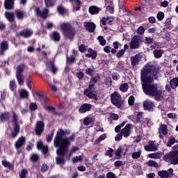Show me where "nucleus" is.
I'll return each mask as SVG.
<instances>
[{
	"mask_svg": "<svg viewBox=\"0 0 178 178\" xmlns=\"http://www.w3.org/2000/svg\"><path fill=\"white\" fill-rule=\"evenodd\" d=\"M29 108L31 111H35V109H37V104L35 103H31L29 105Z\"/></svg>",
	"mask_w": 178,
	"mask_h": 178,
	"instance_id": "obj_63",
	"label": "nucleus"
},
{
	"mask_svg": "<svg viewBox=\"0 0 178 178\" xmlns=\"http://www.w3.org/2000/svg\"><path fill=\"white\" fill-rule=\"evenodd\" d=\"M83 26L88 31H90V33H94L95 31L96 26L92 22H84Z\"/></svg>",
	"mask_w": 178,
	"mask_h": 178,
	"instance_id": "obj_12",
	"label": "nucleus"
},
{
	"mask_svg": "<svg viewBox=\"0 0 178 178\" xmlns=\"http://www.w3.org/2000/svg\"><path fill=\"white\" fill-rule=\"evenodd\" d=\"M74 60H76V58L74 56L67 58V63H74Z\"/></svg>",
	"mask_w": 178,
	"mask_h": 178,
	"instance_id": "obj_60",
	"label": "nucleus"
},
{
	"mask_svg": "<svg viewBox=\"0 0 178 178\" xmlns=\"http://www.w3.org/2000/svg\"><path fill=\"white\" fill-rule=\"evenodd\" d=\"M131 129H133V125H131V124H127L125 127L123 129H122V134H129Z\"/></svg>",
	"mask_w": 178,
	"mask_h": 178,
	"instance_id": "obj_27",
	"label": "nucleus"
},
{
	"mask_svg": "<svg viewBox=\"0 0 178 178\" xmlns=\"http://www.w3.org/2000/svg\"><path fill=\"white\" fill-rule=\"evenodd\" d=\"M112 154H113V149H108L106 152L105 155H106L107 156H109L110 158H112V156H113Z\"/></svg>",
	"mask_w": 178,
	"mask_h": 178,
	"instance_id": "obj_56",
	"label": "nucleus"
},
{
	"mask_svg": "<svg viewBox=\"0 0 178 178\" xmlns=\"http://www.w3.org/2000/svg\"><path fill=\"white\" fill-rule=\"evenodd\" d=\"M35 10L38 16L42 17V19H47V16L48 15V9L45 8L43 11H41L40 10L39 8H36Z\"/></svg>",
	"mask_w": 178,
	"mask_h": 178,
	"instance_id": "obj_14",
	"label": "nucleus"
},
{
	"mask_svg": "<svg viewBox=\"0 0 178 178\" xmlns=\"http://www.w3.org/2000/svg\"><path fill=\"white\" fill-rule=\"evenodd\" d=\"M143 108L146 111H149L154 108V103L149 100H146L143 102Z\"/></svg>",
	"mask_w": 178,
	"mask_h": 178,
	"instance_id": "obj_17",
	"label": "nucleus"
},
{
	"mask_svg": "<svg viewBox=\"0 0 178 178\" xmlns=\"http://www.w3.org/2000/svg\"><path fill=\"white\" fill-rule=\"evenodd\" d=\"M93 123L92 118L90 117H86L83 120V124H85V126H92Z\"/></svg>",
	"mask_w": 178,
	"mask_h": 178,
	"instance_id": "obj_29",
	"label": "nucleus"
},
{
	"mask_svg": "<svg viewBox=\"0 0 178 178\" xmlns=\"http://www.w3.org/2000/svg\"><path fill=\"white\" fill-rule=\"evenodd\" d=\"M107 178H116V175L113 172H108L106 175Z\"/></svg>",
	"mask_w": 178,
	"mask_h": 178,
	"instance_id": "obj_64",
	"label": "nucleus"
},
{
	"mask_svg": "<svg viewBox=\"0 0 178 178\" xmlns=\"http://www.w3.org/2000/svg\"><path fill=\"white\" fill-rule=\"evenodd\" d=\"M175 143H176V139H175V138L173 137H170L168 140V143H167V145L168 147H172V145H173Z\"/></svg>",
	"mask_w": 178,
	"mask_h": 178,
	"instance_id": "obj_48",
	"label": "nucleus"
},
{
	"mask_svg": "<svg viewBox=\"0 0 178 178\" xmlns=\"http://www.w3.org/2000/svg\"><path fill=\"white\" fill-rule=\"evenodd\" d=\"M149 158H152V159H159L161 158V153L156 152L152 153L148 155Z\"/></svg>",
	"mask_w": 178,
	"mask_h": 178,
	"instance_id": "obj_38",
	"label": "nucleus"
},
{
	"mask_svg": "<svg viewBox=\"0 0 178 178\" xmlns=\"http://www.w3.org/2000/svg\"><path fill=\"white\" fill-rule=\"evenodd\" d=\"M170 84L172 88H173V89L176 88V87H178V78L172 79L170 81Z\"/></svg>",
	"mask_w": 178,
	"mask_h": 178,
	"instance_id": "obj_35",
	"label": "nucleus"
},
{
	"mask_svg": "<svg viewBox=\"0 0 178 178\" xmlns=\"http://www.w3.org/2000/svg\"><path fill=\"white\" fill-rule=\"evenodd\" d=\"M24 144H26V138L22 136L15 142V147L17 149H19L22 148V145H24Z\"/></svg>",
	"mask_w": 178,
	"mask_h": 178,
	"instance_id": "obj_11",
	"label": "nucleus"
},
{
	"mask_svg": "<svg viewBox=\"0 0 178 178\" xmlns=\"http://www.w3.org/2000/svg\"><path fill=\"white\" fill-rule=\"evenodd\" d=\"M1 163L4 168H7L8 169H13V164L6 161V160L2 161Z\"/></svg>",
	"mask_w": 178,
	"mask_h": 178,
	"instance_id": "obj_39",
	"label": "nucleus"
},
{
	"mask_svg": "<svg viewBox=\"0 0 178 178\" xmlns=\"http://www.w3.org/2000/svg\"><path fill=\"white\" fill-rule=\"evenodd\" d=\"M158 70L155 63H149L141 70L140 79L145 94L155 97L157 101H161L163 98V92L158 90L156 85L154 84V79H156Z\"/></svg>",
	"mask_w": 178,
	"mask_h": 178,
	"instance_id": "obj_1",
	"label": "nucleus"
},
{
	"mask_svg": "<svg viewBox=\"0 0 178 178\" xmlns=\"http://www.w3.org/2000/svg\"><path fill=\"white\" fill-rule=\"evenodd\" d=\"M144 33H145V28L144 26H139L136 30V33L138 35H144Z\"/></svg>",
	"mask_w": 178,
	"mask_h": 178,
	"instance_id": "obj_40",
	"label": "nucleus"
},
{
	"mask_svg": "<svg viewBox=\"0 0 178 178\" xmlns=\"http://www.w3.org/2000/svg\"><path fill=\"white\" fill-rule=\"evenodd\" d=\"M105 83L106 86H112V79L111 77H106Z\"/></svg>",
	"mask_w": 178,
	"mask_h": 178,
	"instance_id": "obj_61",
	"label": "nucleus"
},
{
	"mask_svg": "<svg viewBox=\"0 0 178 178\" xmlns=\"http://www.w3.org/2000/svg\"><path fill=\"white\" fill-rule=\"evenodd\" d=\"M122 154H123V148L119 147L115 152V155L116 156H122Z\"/></svg>",
	"mask_w": 178,
	"mask_h": 178,
	"instance_id": "obj_55",
	"label": "nucleus"
},
{
	"mask_svg": "<svg viewBox=\"0 0 178 178\" xmlns=\"http://www.w3.org/2000/svg\"><path fill=\"white\" fill-rule=\"evenodd\" d=\"M37 148L38 149H41L42 154H47V152H48V146L44 145V143H42V141L38 142Z\"/></svg>",
	"mask_w": 178,
	"mask_h": 178,
	"instance_id": "obj_15",
	"label": "nucleus"
},
{
	"mask_svg": "<svg viewBox=\"0 0 178 178\" xmlns=\"http://www.w3.org/2000/svg\"><path fill=\"white\" fill-rule=\"evenodd\" d=\"M159 133L160 134H168V127L165 124L161 125L159 129Z\"/></svg>",
	"mask_w": 178,
	"mask_h": 178,
	"instance_id": "obj_31",
	"label": "nucleus"
},
{
	"mask_svg": "<svg viewBox=\"0 0 178 178\" xmlns=\"http://www.w3.org/2000/svg\"><path fill=\"white\" fill-rule=\"evenodd\" d=\"M172 149L173 152H170L164 156L163 160L165 162H170L172 165H177L178 163V144L175 145Z\"/></svg>",
	"mask_w": 178,
	"mask_h": 178,
	"instance_id": "obj_4",
	"label": "nucleus"
},
{
	"mask_svg": "<svg viewBox=\"0 0 178 178\" xmlns=\"http://www.w3.org/2000/svg\"><path fill=\"white\" fill-rule=\"evenodd\" d=\"M59 29L62 31L63 35L67 38L72 40L74 37L76 32L70 24L67 22H63L60 24Z\"/></svg>",
	"mask_w": 178,
	"mask_h": 178,
	"instance_id": "obj_3",
	"label": "nucleus"
},
{
	"mask_svg": "<svg viewBox=\"0 0 178 178\" xmlns=\"http://www.w3.org/2000/svg\"><path fill=\"white\" fill-rule=\"evenodd\" d=\"M100 11L101 8L95 6H92L89 8V12L90 15H98V13H99Z\"/></svg>",
	"mask_w": 178,
	"mask_h": 178,
	"instance_id": "obj_22",
	"label": "nucleus"
},
{
	"mask_svg": "<svg viewBox=\"0 0 178 178\" xmlns=\"http://www.w3.org/2000/svg\"><path fill=\"white\" fill-rule=\"evenodd\" d=\"M84 159V156H76L72 158V163H77V162H81Z\"/></svg>",
	"mask_w": 178,
	"mask_h": 178,
	"instance_id": "obj_32",
	"label": "nucleus"
},
{
	"mask_svg": "<svg viewBox=\"0 0 178 178\" xmlns=\"http://www.w3.org/2000/svg\"><path fill=\"white\" fill-rule=\"evenodd\" d=\"M69 133H70V131L62 129H58L57 131V134H69Z\"/></svg>",
	"mask_w": 178,
	"mask_h": 178,
	"instance_id": "obj_58",
	"label": "nucleus"
},
{
	"mask_svg": "<svg viewBox=\"0 0 178 178\" xmlns=\"http://www.w3.org/2000/svg\"><path fill=\"white\" fill-rule=\"evenodd\" d=\"M140 62V55H135L131 58V63L132 66H137Z\"/></svg>",
	"mask_w": 178,
	"mask_h": 178,
	"instance_id": "obj_24",
	"label": "nucleus"
},
{
	"mask_svg": "<svg viewBox=\"0 0 178 178\" xmlns=\"http://www.w3.org/2000/svg\"><path fill=\"white\" fill-rule=\"evenodd\" d=\"M120 13H122V15H126L127 13V10H126V7L124 6H120Z\"/></svg>",
	"mask_w": 178,
	"mask_h": 178,
	"instance_id": "obj_52",
	"label": "nucleus"
},
{
	"mask_svg": "<svg viewBox=\"0 0 178 178\" xmlns=\"http://www.w3.org/2000/svg\"><path fill=\"white\" fill-rule=\"evenodd\" d=\"M5 16L8 22H13L15 20V14L13 13H5Z\"/></svg>",
	"mask_w": 178,
	"mask_h": 178,
	"instance_id": "obj_30",
	"label": "nucleus"
},
{
	"mask_svg": "<svg viewBox=\"0 0 178 178\" xmlns=\"http://www.w3.org/2000/svg\"><path fill=\"white\" fill-rule=\"evenodd\" d=\"M105 138H106V135L104 134L99 136V138H97L95 143V144H99L100 142H102V140H105Z\"/></svg>",
	"mask_w": 178,
	"mask_h": 178,
	"instance_id": "obj_49",
	"label": "nucleus"
},
{
	"mask_svg": "<svg viewBox=\"0 0 178 178\" xmlns=\"http://www.w3.org/2000/svg\"><path fill=\"white\" fill-rule=\"evenodd\" d=\"M24 65H19L17 67V72H16V77L19 86H23V80H24V76L22 74L23 73Z\"/></svg>",
	"mask_w": 178,
	"mask_h": 178,
	"instance_id": "obj_7",
	"label": "nucleus"
},
{
	"mask_svg": "<svg viewBox=\"0 0 178 178\" xmlns=\"http://www.w3.org/2000/svg\"><path fill=\"white\" fill-rule=\"evenodd\" d=\"M153 54L154 58L156 59H159V58H162V55H163V51L162 49H155L153 51Z\"/></svg>",
	"mask_w": 178,
	"mask_h": 178,
	"instance_id": "obj_26",
	"label": "nucleus"
},
{
	"mask_svg": "<svg viewBox=\"0 0 178 178\" xmlns=\"http://www.w3.org/2000/svg\"><path fill=\"white\" fill-rule=\"evenodd\" d=\"M26 175H27V170L23 169L19 174V177L20 178H26Z\"/></svg>",
	"mask_w": 178,
	"mask_h": 178,
	"instance_id": "obj_57",
	"label": "nucleus"
},
{
	"mask_svg": "<svg viewBox=\"0 0 178 178\" xmlns=\"http://www.w3.org/2000/svg\"><path fill=\"white\" fill-rule=\"evenodd\" d=\"M71 2H72L74 5L73 11L76 12L80 9V5H81V3L79 1V0H70Z\"/></svg>",
	"mask_w": 178,
	"mask_h": 178,
	"instance_id": "obj_25",
	"label": "nucleus"
},
{
	"mask_svg": "<svg viewBox=\"0 0 178 178\" xmlns=\"http://www.w3.org/2000/svg\"><path fill=\"white\" fill-rule=\"evenodd\" d=\"M92 108V105L90 104H84L80 107L79 111L80 113H86V112L90 111Z\"/></svg>",
	"mask_w": 178,
	"mask_h": 178,
	"instance_id": "obj_13",
	"label": "nucleus"
},
{
	"mask_svg": "<svg viewBox=\"0 0 178 178\" xmlns=\"http://www.w3.org/2000/svg\"><path fill=\"white\" fill-rule=\"evenodd\" d=\"M158 176L161 178H172L173 177V169L169 168L167 170L159 171Z\"/></svg>",
	"mask_w": 178,
	"mask_h": 178,
	"instance_id": "obj_8",
	"label": "nucleus"
},
{
	"mask_svg": "<svg viewBox=\"0 0 178 178\" xmlns=\"http://www.w3.org/2000/svg\"><path fill=\"white\" fill-rule=\"evenodd\" d=\"M135 123H140L143 122V113H138L136 115V119L134 120Z\"/></svg>",
	"mask_w": 178,
	"mask_h": 178,
	"instance_id": "obj_43",
	"label": "nucleus"
},
{
	"mask_svg": "<svg viewBox=\"0 0 178 178\" xmlns=\"http://www.w3.org/2000/svg\"><path fill=\"white\" fill-rule=\"evenodd\" d=\"M165 17V14H163V13L162 12H159L158 14H157V19L158 20H163V18Z\"/></svg>",
	"mask_w": 178,
	"mask_h": 178,
	"instance_id": "obj_59",
	"label": "nucleus"
},
{
	"mask_svg": "<svg viewBox=\"0 0 178 178\" xmlns=\"http://www.w3.org/2000/svg\"><path fill=\"white\" fill-rule=\"evenodd\" d=\"M146 164L147 165V166H149L150 168H159V164H158V163L152 160L147 161Z\"/></svg>",
	"mask_w": 178,
	"mask_h": 178,
	"instance_id": "obj_34",
	"label": "nucleus"
},
{
	"mask_svg": "<svg viewBox=\"0 0 178 178\" xmlns=\"http://www.w3.org/2000/svg\"><path fill=\"white\" fill-rule=\"evenodd\" d=\"M141 45V37L140 35H134L129 43L131 49H138Z\"/></svg>",
	"mask_w": 178,
	"mask_h": 178,
	"instance_id": "obj_6",
	"label": "nucleus"
},
{
	"mask_svg": "<svg viewBox=\"0 0 178 178\" xmlns=\"http://www.w3.org/2000/svg\"><path fill=\"white\" fill-rule=\"evenodd\" d=\"M57 10L60 15H65L66 13V10L62 6H58Z\"/></svg>",
	"mask_w": 178,
	"mask_h": 178,
	"instance_id": "obj_53",
	"label": "nucleus"
},
{
	"mask_svg": "<svg viewBox=\"0 0 178 178\" xmlns=\"http://www.w3.org/2000/svg\"><path fill=\"white\" fill-rule=\"evenodd\" d=\"M21 98H29V92L24 89L19 91Z\"/></svg>",
	"mask_w": 178,
	"mask_h": 178,
	"instance_id": "obj_37",
	"label": "nucleus"
},
{
	"mask_svg": "<svg viewBox=\"0 0 178 178\" xmlns=\"http://www.w3.org/2000/svg\"><path fill=\"white\" fill-rule=\"evenodd\" d=\"M145 151H158V147L155 145V142L149 141L148 145L144 146Z\"/></svg>",
	"mask_w": 178,
	"mask_h": 178,
	"instance_id": "obj_10",
	"label": "nucleus"
},
{
	"mask_svg": "<svg viewBox=\"0 0 178 178\" xmlns=\"http://www.w3.org/2000/svg\"><path fill=\"white\" fill-rule=\"evenodd\" d=\"M97 55H98V53H97L96 51L92 50V49L89 48L88 49V54H86V58H92V59H95L97 58Z\"/></svg>",
	"mask_w": 178,
	"mask_h": 178,
	"instance_id": "obj_16",
	"label": "nucleus"
},
{
	"mask_svg": "<svg viewBox=\"0 0 178 178\" xmlns=\"http://www.w3.org/2000/svg\"><path fill=\"white\" fill-rule=\"evenodd\" d=\"M129 105L134 104V96H130L128 100Z\"/></svg>",
	"mask_w": 178,
	"mask_h": 178,
	"instance_id": "obj_62",
	"label": "nucleus"
},
{
	"mask_svg": "<svg viewBox=\"0 0 178 178\" xmlns=\"http://www.w3.org/2000/svg\"><path fill=\"white\" fill-rule=\"evenodd\" d=\"M102 24H104V26H106V24H112V19H111V18H103V19L102 20Z\"/></svg>",
	"mask_w": 178,
	"mask_h": 178,
	"instance_id": "obj_46",
	"label": "nucleus"
},
{
	"mask_svg": "<svg viewBox=\"0 0 178 178\" xmlns=\"http://www.w3.org/2000/svg\"><path fill=\"white\" fill-rule=\"evenodd\" d=\"M13 123L15 124L14 127V131L15 134H17L20 130V127L17 125V115H16V113H13Z\"/></svg>",
	"mask_w": 178,
	"mask_h": 178,
	"instance_id": "obj_18",
	"label": "nucleus"
},
{
	"mask_svg": "<svg viewBox=\"0 0 178 178\" xmlns=\"http://www.w3.org/2000/svg\"><path fill=\"white\" fill-rule=\"evenodd\" d=\"M15 13L17 15V19H19V20L23 19V16L24 15V12L20 10H15Z\"/></svg>",
	"mask_w": 178,
	"mask_h": 178,
	"instance_id": "obj_44",
	"label": "nucleus"
},
{
	"mask_svg": "<svg viewBox=\"0 0 178 178\" xmlns=\"http://www.w3.org/2000/svg\"><path fill=\"white\" fill-rule=\"evenodd\" d=\"M70 142L66 138L65 134H57L54 139V147H58L56 152L58 156L56 157L57 165H65V155L67 154Z\"/></svg>",
	"mask_w": 178,
	"mask_h": 178,
	"instance_id": "obj_2",
	"label": "nucleus"
},
{
	"mask_svg": "<svg viewBox=\"0 0 178 178\" xmlns=\"http://www.w3.org/2000/svg\"><path fill=\"white\" fill-rule=\"evenodd\" d=\"M19 34L22 37H24V38H29V37L33 35V31L30 29L24 30L19 32Z\"/></svg>",
	"mask_w": 178,
	"mask_h": 178,
	"instance_id": "obj_21",
	"label": "nucleus"
},
{
	"mask_svg": "<svg viewBox=\"0 0 178 178\" xmlns=\"http://www.w3.org/2000/svg\"><path fill=\"white\" fill-rule=\"evenodd\" d=\"M8 118H9V113H3L0 115V119L1 122H4V120H6Z\"/></svg>",
	"mask_w": 178,
	"mask_h": 178,
	"instance_id": "obj_50",
	"label": "nucleus"
},
{
	"mask_svg": "<svg viewBox=\"0 0 178 178\" xmlns=\"http://www.w3.org/2000/svg\"><path fill=\"white\" fill-rule=\"evenodd\" d=\"M76 151H79V147H72L70 152L69 153H67L66 156L68 158V159H70V156L74 154V152H76Z\"/></svg>",
	"mask_w": 178,
	"mask_h": 178,
	"instance_id": "obj_33",
	"label": "nucleus"
},
{
	"mask_svg": "<svg viewBox=\"0 0 178 178\" xmlns=\"http://www.w3.org/2000/svg\"><path fill=\"white\" fill-rule=\"evenodd\" d=\"M44 126L45 125L44 124V122L42 121L38 122L35 129L36 134H41L42 131H44Z\"/></svg>",
	"mask_w": 178,
	"mask_h": 178,
	"instance_id": "obj_9",
	"label": "nucleus"
},
{
	"mask_svg": "<svg viewBox=\"0 0 178 178\" xmlns=\"http://www.w3.org/2000/svg\"><path fill=\"white\" fill-rule=\"evenodd\" d=\"M97 40H99V42L100 45H102L103 47H104V45H106V40H105V38H104V37L98 36Z\"/></svg>",
	"mask_w": 178,
	"mask_h": 178,
	"instance_id": "obj_47",
	"label": "nucleus"
},
{
	"mask_svg": "<svg viewBox=\"0 0 178 178\" xmlns=\"http://www.w3.org/2000/svg\"><path fill=\"white\" fill-rule=\"evenodd\" d=\"M8 47V42H6V41H3L0 44V55H3V51H7Z\"/></svg>",
	"mask_w": 178,
	"mask_h": 178,
	"instance_id": "obj_23",
	"label": "nucleus"
},
{
	"mask_svg": "<svg viewBox=\"0 0 178 178\" xmlns=\"http://www.w3.org/2000/svg\"><path fill=\"white\" fill-rule=\"evenodd\" d=\"M31 161H32V162H37V161H38V159L40 158L37 154H33L31 155Z\"/></svg>",
	"mask_w": 178,
	"mask_h": 178,
	"instance_id": "obj_51",
	"label": "nucleus"
},
{
	"mask_svg": "<svg viewBox=\"0 0 178 178\" xmlns=\"http://www.w3.org/2000/svg\"><path fill=\"white\" fill-rule=\"evenodd\" d=\"M84 94L86 95V97H88V98L97 100V95H95V92L90 90H86L84 91Z\"/></svg>",
	"mask_w": 178,
	"mask_h": 178,
	"instance_id": "obj_19",
	"label": "nucleus"
},
{
	"mask_svg": "<svg viewBox=\"0 0 178 178\" xmlns=\"http://www.w3.org/2000/svg\"><path fill=\"white\" fill-rule=\"evenodd\" d=\"M51 38L54 41H59V40H60V34L56 31L53 32Z\"/></svg>",
	"mask_w": 178,
	"mask_h": 178,
	"instance_id": "obj_36",
	"label": "nucleus"
},
{
	"mask_svg": "<svg viewBox=\"0 0 178 178\" xmlns=\"http://www.w3.org/2000/svg\"><path fill=\"white\" fill-rule=\"evenodd\" d=\"M10 88L12 91H13L14 90H16V83L15 81H10Z\"/></svg>",
	"mask_w": 178,
	"mask_h": 178,
	"instance_id": "obj_54",
	"label": "nucleus"
},
{
	"mask_svg": "<svg viewBox=\"0 0 178 178\" xmlns=\"http://www.w3.org/2000/svg\"><path fill=\"white\" fill-rule=\"evenodd\" d=\"M46 66L48 67V69L51 72V73H55L58 70V69L55 67L54 63H47Z\"/></svg>",
	"mask_w": 178,
	"mask_h": 178,
	"instance_id": "obj_28",
	"label": "nucleus"
},
{
	"mask_svg": "<svg viewBox=\"0 0 178 178\" xmlns=\"http://www.w3.org/2000/svg\"><path fill=\"white\" fill-rule=\"evenodd\" d=\"M44 3L47 8H50L55 5V0H44Z\"/></svg>",
	"mask_w": 178,
	"mask_h": 178,
	"instance_id": "obj_42",
	"label": "nucleus"
},
{
	"mask_svg": "<svg viewBox=\"0 0 178 178\" xmlns=\"http://www.w3.org/2000/svg\"><path fill=\"white\" fill-rule=\"evenodd\" d=\"M120 90L122 92H126V91H127V90H129V84H127V83L122 84L120 86Z\"/></svg>",
	"mask_w": 178,
	"mask_h": 178,
	"instance_id": "obj_41",
	"label": "nucleus"
},
{
	"mask_svg": "<svg viewBox=\"0 0 178 178\" xmlns=\"http://www.w3.org/2000/svg\"><path fill=\"white\" fill-rule=\"evenodd\" d=\"M111 102L113 105L117 106V108H121L123 105V100H122V96L118 92H114L111 96Z\"/></svg>",
	"mask_w": 178,
	"mask_h": 178,
	"instance_id": "obj_5",
	"label": "nucleus"
},
{
	"mask_svg": "<svg viewBox=\"0 0 178 178\" xmlns=\"http://www.w3.org/2000/svg\"><path fill=\"white\" fill-rule=\"evenodd\" d=\"M15 0H5L4 7L6 9H13Z\"/></svg>",
	"mask_w": 178,
	"mask_h": 178,
	"instance_id": "obj_20",
	"label": "nucleus"
},
{
	"mask_svg": "<svg viewBox=\"0 0 178 178\" xmlns=\"http://www.w3.org/2000/svg\"><path fill=\"white\" fill-rule=\"evenodd\" d=\"M141 156V150H138V152H135L132 154L131 157L133 159H138Z\"/></svg>",
	"mask_w": 178,
	"mask_h": 178,
	"instance_id": "obj_45",
	"label": "nucleus"
}]
</instances>
